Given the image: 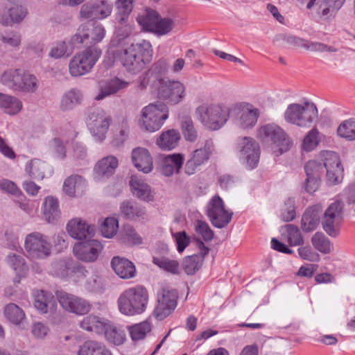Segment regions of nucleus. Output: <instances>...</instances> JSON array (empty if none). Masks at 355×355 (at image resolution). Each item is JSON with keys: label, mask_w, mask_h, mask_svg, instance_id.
Masks as SVG:
<instances>
[{"label": "nucleus", "mask_w": 355, "mask_h": 355, "mask_svg": "<svg viewBox=\"0 0 355 355\" xmlns=\"http://www.w3.org/2000/svg\"><path fill=\"white\" fill-rule=\"evenodd\" d=\"M46 164L40 159H33L26 165V171L34 179L42 180L45 176Z\"/></svg>", "instance_id": "09e8293b"}, {"label": "nucleus", "mask_w": 355, "mask_h": 355, "mask_svg": "<svg viewBox=\"0 0 355 355\" xmlns=\"http://www.w3.org/2000/svg\"><path fill=\"white\" fill-rule=\"evenodd\" d=\"M322 163L309 160L304 166L306 177L320 178L324 171L327 180L334 184L340 182L344 176V169L338 155L333 151H324L322 154Z\"/></svg>", "instance_id": "f03ea898"}, {"label": "nucleus", "mask_w": 355, "mask_h": 355, "mask_svg": "<svg viewBox=\"0 0 355 355\" xmlns=\"http://www.w3.org/2000/svg\"><path fill=\"white\" fill-rule=\"evenodd\" d=\"M85 187V179L78 175L68 177L64 182L63 191L70 197H74L76 193L83 192Z\"/></svg>", "instance_id": "f704fd0d"}, {"label": "nucleus", "mask_w": 355, "mask_h": 355, "mask_svg": "<svg viewBox=\"0 0 355 355\" xmlns=\"http://www.w3.org/2000/svg\"><path fill=\"white\" fill-rule=\"evenodd\" d=\"M34 306L41 313H53L57 309V302L52 293L40 290L35 293Z\"/></svg>", "instance_id": "5701e85b"}, {"label": "nucleus", "mask_w": 355, "mask_h": 355, "mask_svg": "<svg viewBox=\"0 0 355 355\" xmlns=\"http://www.w3.org/2000/svg\"><path fill=\"white\" fill-rule=\"evenodd\" d=\"M103 335L109 343L115 345H122L125 340V331L122 328L114 325L109 320Z\"/></svg>", "instance_id": "58836bf2"}, {"label": "nucleus", "mask_w": 355, "mask_h": 355, "mask_svg": "<svg viewBox=\"0 0 355 355\" xmlns=\"http://www.w3.org/2000/svg\"><path fill=\"white\" fill-rule=\"evenodd\" d=\"M27 8L23 6L15 5L9 9V16L12 21L19 23L27 15Z\"/></svg>", "instance_id": "69168bd1"}, {"label": "nucleus", "mask_w": 355, "mask_h": 355, "mask_svg": "<svg viewBox=\"0 0 355 355\" xmlns=\"http://www.w3.org/2000/svg\"><path fill=\"white\" fill-rule=\"evenodd\" d=\"M184 272L189 275H194L200 268V255L193 254L184 257L182 261Z\"/></svg>", "instance_id": "4d7b16f0"}, {"label": "nucleus", "mask_w": 355, "mask_h": 355, "mask_svg": "<svg viewBox=\"0 0 355 355\" xmlns=\"http://www.w3.org/2000/svg\"><path fill=\"white\" fill-rule=\"evenodd\" d=\"M297 252L300 257L306 261L315 262L320 259V255L315 252L309 245L300 247Z\"/></svg>", "instance_id": "774afa93"}, {"label": "nucleus", "mask_w": 355, "mask_h": 355, "mask_svg": "<svg viewBox=\"0 0 355 355\" xmlns=\"http://www.w3.org/2000/svg\"><path fill=\"white\" fill-rule=\"evenodd\" d=\"M184 162V156L181 153H174L165 156L162 160L161 173L166 177L179 174Z\"/></svg>", "instance_id": "b1692460"}, {"label": "nucleus", "mask_w": 355, "mask_h": 355, "mask_svg": "<svg viewBox=\"0 0 355 355\" xmlns=\"http://www.w3.org/2000/svg\"><path fill=\"white\" fill-rule=\"evenodd\" d=\"M102 243L96 239H89L74 245L73 252L78 259L85 262H94L102 252Z\"/></svg>", "instance_id": "aec40b11"}, {"label": "nucleus", "mask_w": 355, "mask_h": 355, "mask_svg": "<svg viewBox=\"0 0 355 355\" xmlns=\"http://www.w3.org/2000/svg\"><path fill=\"white\" fill-rule=\"evenodd\" d=\"M72 44L69 46L65 42H62L53 47L51 52L50 55L54 58H60L63 56H69L73 51Z\"/></svg>", "instance_id": "e2e57ef3"}, {"label": "nucleus", "mask_w": 355, "mask_h": 355, "mask_svg": "<svg viewBox=\"0 0 355 355\" xmlns=\"http://www.w3.org/2000/svg\"><path fill=\"white\" fill-rule=\"evenodd\" d=\"M196 112L202 124L212 130L223 126L230 116L228 107L220 105H202L197 108Z\"/></svg>", "instance_id": "0eeeda50"}, {"label": "nucleus", "mask_w": 355, "mask_h": 355, "mask_svg": "<svg viewBox=\"0 0 355 355\" xmlns=\"http://www.w3.org/2000/svg\"><path fill=\"white\" fill-rule=\"evenodd\" d=\"M112 4L107 0H90L80 8V16L89 21L103 20L112 14Z\"/></svg>", "instance_id": "2eb2a0df"}, {"label": "nucleus", "mask_w": 355, "mask_h": 355, "mask_svg": "<svg viewBox=\"0 0 355 355\" xmlns=\"http://www.w3.org/2000/svg\"><path fill=\"white\" fill-rule=\"evenodd\" d=\"M1 82L13 90L20 92H34L37 88L36 77L20 69L5 71L1 76Z\"/></svg>", "instance_id": "6e6552de"}, {"label": "nucleus", "mask_w": 355, "mask_h": 355, "mask_svg": "<svg viewBox=\"0 0 355 355\" xmlns=\"http://www.w3.org/2000/svg\"><path fill=\"white\" fill-rule=\"evenodd\" d=\"M342 0H323L319 6V14L324 19L334 17L337 11L342 7Z\"/></svg>", "instance_id": "c03bdc74"}, {"label": "nucleus", "mask_w": 355, "mask_h": 355, "mask_svg": "<svg viewBox=\"0 0 355 355\" xmlns=\"http://www.w3.org/2000/svg\"><path fill=\"white\" fill-rule=\"evenodd\" d=\"M121 214L126 219L136 220L139 218H143L146 214L144 207L139 205L135 202L125 200L120 206Z\"/></svg>", "instance_id": "e433bc0d"}, {"label": "nucleus", "mask_w": 355, "mask_h": 355, "mask_svg": "<svg viewBox=\"0 0 355 355\" xmlns=\"http://www.w3.org/2000/svg\"><path fill=\"white\" fill-rule=\"evenodd\" d=\"M206 215L214 227L222 229L231 222L233 212L226 209L223 199L215 195L207 205Z\"/></svg>", "instance_id": "f8f14e48"}, {"label": "nucleus", "mask_w": 355, "mask_h": 355, "mask_svg": "<svg viewBox=\"0 0 355 355\" xmlns=\"http://www.w3.org/2000/svg\"><path fill=\"white\" fill-rule=\"evenodd\" d=\"M44 215L49 223H55L60 216L59 202L57 198L47 196L43 202Z\"/></svg>", "instance_id": "4c0bfd02"}, {"label": "nucleus", "mask_w": 355, "mask_h": 355, "mask_svg": "<svg viewBox=\"0 0 355 355\" xmlns=\"http://www.w3.org/2000/svg\"><path fill=\"white\" fill-rule=\"evenodd\" d=\"M168 117V110L166 104L157 101L144 107L142 110V126L149 132L158 130Z\"/></svg>", "instance_id": "9d476101"}, {"label": "nucleus", "mask_w": 355, "mask_h": 355, "mask_svg": "<svg viewBox=\"0 0 355 355\" xmlns=\"http://www.w3.org/2000/svg\"><path fill=\"white\" fill-rule=\"evenodd\" d=\"M78 355H112V354L103 343L89 340L80 345Z\"/></svg>", "instance_id": "473e14b6"}, {"label": "nucleus", "mask_w": 355, "mask_h": 355, "mask_svg": "<svg viewBox=\"0 0 355 355\" xmlns=\"http://www.w3.org/2000/svg\"><path fill=\"white\" fill-rule=\"evenodd\" d=\"M195 230L202 237L205 241H211L214 239V233L205 221L197 220L195 225Z\"/></svg>", "instance_id": "052dcab7"}, {"label": "nucleus", "mask_w": 355, "mask_h": 355, "mask_svg": "<svg viewBox=\"0 0 355 355\" xmlns=\"http://www.w3.org/2000/svg\"><path fill=\"white\" fill-rule=\"evenodd\" d=\"M321 209L317 206L308 207L301 220V228L305 232L315 230L321 223Z\"/></svg>", "instance_id": "a878e982"}, {"label": "nucleus", "mask_w": 355, "mask_h": 355, "mask_svg": "<svg viewBox=\"0 0 355 355\" xmlns=\"http://www.w3.org/2000/svg\"><path fill=\"white\" fill-rule=\"evenodd\" d=\"M94 32L89 24H82L78 29L77 33L71 37V42L73 46L80 48L79 44H83L87 47H95L93 44Z\"/></svg>", "instance_id": "c756f323"}, {"label": "nucleus", "mask_w": 355, "mask_h": 355, "mask_svg": "<svg viewBox=\"0 0 355 355\" xmlns=\"http://www.w3.org/2000/svg\"><path fill=\"white\" fill-rule=\"evenodd\" d=\"M56 296L60 304L68 311L83 315L88 313L90 310L89 304L80 297L64 291H58Z\"/></svg>", "instance_id": "412c9836"}, {"label": "nucleus", "mask_w": 355, "mask_h": 355, "mask_svg": "<svg viewBox=\"0 0 355 355\" xmlns=\"http://www.w3.org/2000/svg\"><path fill=\"white\" fill-rule=\"evenodd\" d=\"M4 315L11 323L18 325L25 319L23 309L14 303H10L4 307Z\"/></svg>", "instance_id": "a18cd8bd"}, {"label": "nucleus", "mask_w": 355, "mask_h": 355, "mask_svg": "<svg viewBox=\"0 0 355 355\" xmlns=\"http://www.w3.org/2000/svg\"><path fill=\"white\" fill-rule=\"evenodd\" d=\"M128 135L129 127L128 123L125 121H123L119 132L114 137L112 140L113 145L117 147L122 146L128 138Z\"/></svg>", "instance_id": "338daca9"}, {"label": "nucleus", "mask_w": 355, "mask_h": 355, "mask_svg": "<svg viewBox=\"0 0 355 355\" xmlns=\"http://www.w3.org/2000/svg\"><path fill=\"white\" fill-rule=\"evenodd\" d=\"M123 67L130 73L137 74L153 58L152 45L148 41L132 44L126 49L117 50L114 53Z\"/></svg>", "instance_id": "f257e3e1"}, {"label": "nucleus", "mask_w": 355, "mask_h": 355, "mask_svg": "<svg viewBox=\"0 0 355 355\" xmlns=\"http://www.w3.org/2000/svg\"><path fill=\"white\" fill-rule=\"evenodd\" d=\"M311 242L316 250L324 254H330L334 248L330 239L321 232H315L312 236Z\"/></svg>", "instance_id": "ea45409f"}, {"label": "nucleus", "mask_w": 355, "mask_h": 355, "mask_svg": "<svg viewBox=\"0 0 355 355\" xmlns=\"http://www.w3.org/2000/svg\"><path fill=\"white\" fill-rule=\"evenodd\" d=\"M178 293L175 289L162 288L157 292V304L154 315L159 320L168 317L176 308Z\"/></svg>", "instance_id": "4468645a"}, {"label": "nucleus", "mask_w": 355, "mask_h": 355, "mask_svg": "<svg viewBox=\"0 0 355 355\" xmlns=\"http://www.w3.org/2000/svg\"><path fill=\"white\" fill-rule=\"evenodd\" d=\"M318 109L313 103L306 102L304 105L293 103L288 106L285 120L300 127H310L318 118Z\"/></svg>", "instance_id": "423d86ee"}, {"label": "nucleus", "mask_w": 355, "mask_h": 355, "mask_svg": "<svg viewBox=\"0 0 355 355\" xmlns=\"http://www.w3.org/2000/svg\"><path fill=\"white\" fill-rule=\"evenodd\" d=\"M180 139V134L178 130L172 129L163 132L157 139L156 144L163 149L170 150L175 148Z\"/></svg>", "instance_id": "72a5a7b5"}, {"label": "nucleus", "mask_w": 355, "mask_h": 355, "mask_svg": "<svg viewBox=\"0 0 355 355\" xmlns=\"http://www.w3.org/2000/svg\"><path fill=\"white\" fill-rule=\"evenodd\" d=\"M153 263L168 272L172 274L178 273L179 263L176 260H171L164 257L153 256Z\"/></svg>", "instance_id": "8fccbe9b"}, {"label": "nucleus", "mask_w": 355, "mask_h": 355, "mask_svg": "<svg viewBox=\"0 0 355 355\" xmlns=\"http://www.w3.org/2000/svg\"><path fill=\"white\" fill-rule=\"evenodd\" d=\"M259 116V110L257 108L248 107L241 111L239 119V126L243 129H248L255 125Z\"/></svg>", "instance_id": "a19ab883"}, {"label": "nucleus", "mask_w": 355, "mask_h": 355, "mask_svg": "<svg viewBox=\"0 0 355 355\" xmlns=\"http://www.w3.org/2000/svg\"><path fill=\"white\" fill-rule=\"evenodd\" d=\"M83 100V94L80 90L73 88L66 92L62 96L60 108L62 111H69L80 105Z\"/></svg>", "instance_id": "2f4dec72"}, {"label": "nucleus", "mask_w": 355, "mask_h": 355, "mask_svg": "<svg viewBox=\"0 0 355 355\" xmlns=\"http://www.w3.org/2000/svg\"><path fill=\"white\" fill-rule=\"evenodd\" d=\"M132 161L135 166L144 173H148L153 168V158L148 150L144 148L138 147L132 152Z\"/></svg>", "instance_id": "393cba45"}, {"label": "nucleus", "mask_w": 355, "mask_h": 355, "mask_svg": "<svg viewBox=\"0 0 355 355\" xmlns=\"http://www.w3.org/2000/svg\"><path fill=\"white\" fill-rule=\"evenodd\" d=\"M293 41L298 44L301 45L307 50L313 51H320V52H335L336 49L333 46H328L325 44L317 42H308L300 38L293 37Z\"/></svg>", "instance_id": "3c124183"}, {"label": "nucleus", "mask_w": 355, "mask_h": 355, "mask_svg": "<svg viewBox=\"0 0 355 355\" xmlns=\"http://www.w3.org/2000/svg\"><path fill=\"white\" fill-rule=\"evenodd\" d=\"M181 129L184 139L190 142L197 139L198 132L194 123L190 117H184L181 123Z\"/></svg>", "instance_id": "864d4df0"}, {"label": "nucleus", "mask_w": 355, "mask_h": 355, "mask_svg": "<svg viewBox=\"0 0 355 355\" xmlns=\"http://www.w3.org/2000/svg\"><path fill=\"white\" fill-rule=\"evenodd\" d=\"M148 302L147 289L143 286L137 285L123 291L117 300V304L122 314L132 316L144 313Z\"/></svg>", "instance_id": "7ed1b4c3"}, {"label": "nucleus", "mask_w": 355, "mask_h": 355, "mask_svg": "<svg viewBox=\"0 0 355 355\" xmlns=\"http://www.w3.org/2000/svg\"><path fill=\"white\" fill-rule=\"evenodd\" d=\"M87 123L95 140L101 142L106 137L112 117L103 110L96 108L89 112Z\"/></svg>", "instance_id": "ddd939ff"}, {"label": "nucleus", "mask_w": 355, "mask_h": 355, "mask_svg": "<svg viewBox=\"0 0 355 355\" xmlns=\"http://www.w3.org/2000/svg\"><path fill=\"white\" fill-rule=\"evenodd\" d=\"M337 134L347 141L355 140V118L343 121L337 128Z\"/></svg>", "instance_id": "49530a36"}, {"label": "nucleus", "mask_w": 355, "mask_h": 355, "mask_svg": "<svg viewBox=\"0 0 355 355\" xmlns=\"http://www.w3.org/2000/svg\"><path fill=\"white\" fill-rule=\"evenodd\" d=\"M101 55L97 47H87L74 55L70 60L69 68L72 76L78 77L89 73Z\"/></svg>", "instance_id": "1a4fd4ad"}, {"label": "nucleus", "mask_w": 355, "mask_h": 355, "mask_svg": "<svg viewBox=\"0 0 355 355\" xmlns=\"http://www.w3.org/2000/svg\"><path fill=\"white\" fill-rule=\"evenodd\" d=\"M6 261L19 277H25L28 271V266L22 256L11 253L8 255Z\"/></svg>", "instance_id": "37998d69"}, {"label": "nucleus", "mask_w": 355, "mask_h": 355, "mask_svg": "<svg viewBox=\"0 0 355 355\" xmlns=\"http://www.w3.org/2000/svg\"><path fill=\"white\" fill-rule=\"evenodd\" d=\"M130 187L132 194L139 200L146 202L153 200L154 195L150 187L136 175L131 177Z\"/></svg>", "instance_id": "bb28decb"}, {"label": "nucleus", "mask_w": 355, "mask_h": 355, "mask_svg": "<svg viewBox=\"0 0 355 355\" xmlns=\"http://www.w3.org/2000/svg\"><path fill=\"white\" fill-rule=\"evenodd\" d=\"M212 149V142L207 140L203 147L193 150L184 164V173L187 175L195 174L199 168L209 159Z\"/></svg>", "instance_id": "a211bd4d"}, {"label": "nucleus", "mask_w": 355, "mask_h": 355, "mask_svg": "<svg viewBox=\"0 0 355 355\" xmlns=\"http://www.w3.org/2000/svg\"><path fill=\"white\" fill-rule=\"evenodd\" d=\"M111 266L116 274L122 279H130L135 275V266L127 259L114 257Z\"/></svg>", "instance_id": "c85d7f7f"}, {"label": "nucleus", "mask_w": 355, "mask_h": 355, "mask_svg": "<svg viewBox=\"0 0 355 355\" xmlns=\"http://www.w3.org/2000/svg\"><path fill=\"white\" fill-rule=\"evenodd\" d=\"M344 203L340 200L331 202L325 210L321 220L322 227L331 237L336 238L340 233L344 219Z\"/></svg>", "instance_id": "9b49d317"}, {"label": "nucleus", "mask_w": 355, "mask_h": 355, "mask_svg": "<svg viewBox=\"0 0 355 355\" xmlns=\"http://www.w3.org/2000/svg\"><path fill=\"white\" fill-rule=\"evenodd\" d=\"M119 228L118 220L114 218H107L101 226L102 235L106 238L113 237Z\"/></svg>", "instance_id": "13d9d810"}, {"label": "nucleus", "mask_w": 355, "mask_h": 355, "mask_svg": "<svg viewBox=\"0 0 355 355\" xmlns=\"http://www.w3.org/2000/svg\"><path fill=\"white\" fill-rule=\"evenodd\" d=\"M137 20L144 31L157 36L167 35L173 29L175 25L173 19L162 18L157 11L150 8L146 9L145 14L139 16Z\"/></svg>", "instance_id": "39448f33"}, {"label": "nucleus", "mask_w": 355, "mask_h": 355, "mask_svg": "<svg viewBox=\"0 0 355 355\" xmlns=\"http://www.w3.org/2000/svg\"><path fill=\"white\" fill-rule=\"evenodd\" d=\"M121 234L122 242L124 243L132 245L142 243V238L131 225H124Z\"/></svg>", "instance_id": "de8ad7c7"}, {"label": "nucleus", "mask_w": 355, "mask_h": 355, "mask_svg": "<svg viewBox=\"0 0 355 355\" xmlns=\"http://www.w3.org/2000/svg\"><path fill=\"white\" fill-rule=\"evenodd\" d=\"M158 96L167 103L176 105L184 98L185 87L179 81L161 80L158 88Z\"/></svg>", "instance_id": "f3484780"}, {"label": "nucleus", "mask_w": 355, "mask_h": 355, "mask_svg": "<svg viewBox=\"0 0 355 355\" xmlns=\"http://www.w3.org/2000/svg\"><path fill=\"white\" fill-rule=\"evenodd\" d=\"M51 248V244L40 232H33L26 237L25 249L32 259H44L49 256Z\"/></svg>", "instance_id": "dca6fc26"}, {"label": "nucleus", "mask_w": 355, "mask_h": 355, "mask_svg": "<svg viewBox=\"0 0 355 355\" xmlns=\"http://www.w3.org/2000/svg\"><path fill=\"white\" fill-rule=\"evenodd\" d=\"M279 217L284 222H290L295 218V202L293 198H288L285 200Z\"/></svg>", "instance_id": "6e6d98bb"}, {"label": "nucleus", "mask_w": 355, "mask_h": 355, "mask_svg": "<svg viewBox=\"0 0 355 355\" xmlns=\"http://www.w3.org/2000/svg\"><path fill=\"white\" fill-rule=\"evenodd\" d=\"M128 86V83L118 78L112 79L104 87H102L95 99L100 101L111 94L116 93L119 90Z\"/></svg>", "instance_id": "79ce46f5"}, {"label": "nucleus", "mask_w": 355, "mask_h": 355, "mask_svg": "<svg viewBox=\"0 0 355 355\" xmlns=\"http://www.w3.org/2000/svg\"><path fill=\"white\" fill-rule=\"evenodd\" d=\"M129 333L133 341L144 339L148 332L151 330L150 323L144 321L129 327Z\"/></svg>", "instance_id": "603ef678"}, {"label": "nucleus", "mask_w": 355, "mask_h": 355, "mask_svg": "<svg viewBox=\"0 0 355 355\" xmlns=\"http://www.w3.org/2000/svg\"><path fill=\"white\" fill-rule=\"evenodd\" d=\"M118 166V159L116 157L110 155L101 159L96 164L94 171L98 179L108 178Z\"/></svg>", "instance_id": "7c9ffc66"}, {"label": "nucleus", "mask_w": 355, "mask_h": 355, "mask_svg": "<svg viewBox=\"0 0 355 355\" xmlns=\"http://www.w3.org/2000/svg\"><path fill=\"white\" fill-rule=\"evenodd\" d=\"M257 136L263 144L270 146L277 156L288 151L292 144L284 130L275 124L261 126Z\"/></svg>", "instance_id": "20e7f679"}, {"label": "nucleus", "mask_w": 355, "mask_h": 355, "mask_svg": "<svg viewBox=\"0 0 355 355\" xmlns=\"http://www.w3.org/2000/svg\"><path fill=\"white\" fill-rule=\"evenodd\" d=\"M319 132L316 128L311 129L303 139V148L306 151L313 150L319 144Z\"/></svg>", "instance_id": "bf43d9fd"}, {"label": "nucleus", "mask_w": 355, "mask_h": 355, "mask_svg": "<svg viewBox=\"0 0 355 355\" xmlns=\"http://www.w3.org/2000/svg\"><path fill=\"white\" fill-rule=\"evenodd\" d=\"M22 102L17 97L1 94L0 96V108L10 115L18 114L22 109Z\"/></svg>", "instance_id": "c9c22d12"}, {"label": "nucleus", "mask_w": 355, "mask_h": 355, "mask_svg": "<svg viewBox=\"0 0 355 355\" xmlns=\"http://www.w3.org/2000/svg\"><path fill=\"white\" fill-rule=\"evenodd\" d=\"M237 148L250 169L257 167L260 157V147L255 139L250 137L239 138Z\"/></svg>", "instance_id": "6ab92c4d"}, {"label": "nucleus", "mask_w": 355, "mask_h": 355, "mask_svg": "<svg viewBox=\"0 0 355 355\" xmlns=\"http://www.w3.org/2000/svg\"><path fill=\"white\" fill-rule=\"evenodd\" d=\"M284 227L287 232V241L290 245L296 246L304 243L303 236L297 226L288 224Z\"/></svg>", "instance_id": "5fc2aeb1"}, {"label": "nucleus", "mask_w": 355, "mask_h": 355, "mask_svg": "<svg viewBox=\"0 0 355 355\" xmlns=\"http://www.w3.org/2000/svg\"><path fill=\"white\" fill-rule=\"evenodd\" d=\"M55 268V273L58 277H67L71 275L73 261L71 260H61L56 263Z\"/></svg>", "instance_id": "0e129e2a"}, {"label": "nucleus", "mask_w": 355, "mask_h": 355, "mask_svg": "<svg viewBox=\"0 0 355 355\" xmlns=\"http://www.w3.org/2000/svg\"><path fill=\"white\" fill-rule=\"evenodd\" d=\"M67 229L69 234L77 240L86 239L94 236L95 232V226L88 225L86 222L78 218L71 220Z\"/></svg>", "instance_id": "4be33fe9"}, {"label": "nucleus", "mask_w": 355, "mask_h": 355, "mask_svg": "<svg viewBox=\"0 0 355 355\" xmlns=\"http://www.w3.org/2000/svg\"><path fill=\"white\" fill-rule=\"evenodd\" d=\"M108 320L100 316L89 314L83 318L80 322V327L83 329L94 332L98 335H103L107 326Z\"/></svg>", "instance_id": "cd10ccee"}, {"label": "nucleus", "mask_w": 355, "mask_h": 355, "mask_svg": "<svg viewBox=\"0 0 355 355\" xmlns=\"http://www.w3.org/2000/svg\"><path fill=\"white\" fill-rule=\"evenodd\" d=\"M172 236L175 239L177 245V250L179 253H182L185 248L189 246L191 242L190 236L185 231L172 232Z\"/></svg>", "instance_id": "680f3d73"}]
</instances>
